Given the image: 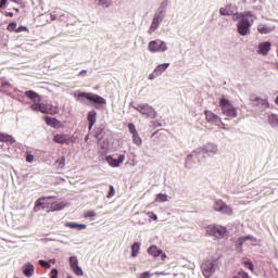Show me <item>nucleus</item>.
I'll return each instance as SVG.
<instances>
[{"label":"nucleus","instance_id":"nucleus-1","mask_svg":"<svg viewBox=\"0 0 278 278\" xmlns=\"http://www.w3.org/2000/svg\"><path fill=\"white\" fill-rule=\"evenodd\" d=\"M51 199H55V197H43V198H39L36 202H35V210H46V212H60V210H64V207H66V205L62 202H51Z\"/></svg>","mask_w":278,"mask_h":278},{"label":"nucleus","instance_id":"nucleus-2","mask_svg":"<svg viewBox=\"0 0 278 278\" xmlns=\"http://www.w3.org/2000/svg\"><path fill=\"white\" fill-rule=\"evenodd\" d=\"M240 21L238 23V31L240 36H247L251 31V22H249V16H253L251 11L243 12L239 14Z\"/></svg>","mask_w":278,"mask_h":278},{"label":"nucleus","instance_id":"nucleus-3","mask_svg":"<svg viewBox=\"0 0 278 278\" xmlns=\"http://www.w3.org/2000/svg\"><path fill=\"white\" fill-rule=\"evenodd\" d=\"M219 108L222 110V114L224 116H228V118H236L238 116V111L236 110V106L231 104V101L229 99L222 97L219 100Z\"/></svg>","mask_w":278,"mask_h":278},{"label":"nucleus","instance_id":"nucleus-4","mask_svg":"<svg viewBox=\"0 0 278 278\" xmlns=\"http://www.w3.org/2000/svg\"><path fill=\"white\" fill-rule=\"evenodd\" d=\"M204 115L206 121L211 125H215V127H218V129H229V127H227V125L223 123V118H220V116H218L216 113L212 111H205Z\"/></svg>","mask_w":278,"mask_h":278},{"label":"nucleus","instance_id":"nucleus-5","mask_svg":"<svg viewBox=\"0 0 278 278\" xmlns=\"http://www.w3.org/2000/svg\"><path fill=\"white\" fill-rule=\"evenodd\" d=\"M206 233L217 238V240H223V238H225L227 235V228L223 226L210 225L206 227Z\"/></svg>","mask_w":278,"mask_h":278},{"label":"nucleus","instance_id":"nucleus-6","mask_svg":"<svg viewBox=\"0 0 278 278\" xmlns=\"http://www.w3.org/2000/svg\"><path fill=\"white\" fill-rule=\"evenodd\" d=\"M83 99H87V101H92V103H98V105H105V103H108V101H105L103 97L90 92H80L77 100L83 101Z\"/></svg>","mask_w":278,"mask_h":278},{"label":"nucleus","instance_id":"nucleus-7","mask_svg":"<svg viewBox=\"0 0 278 278\" xmlns=\"http://www.w3.org/2000/svg\"><path fill=\"white\" fill-rule=\"evenodd\" d=\"M148 49L150 53H164V51H167L168 47L164 41L152 40L149 42Z\"/></svg>","mask_w":278,"mask_h":278},{"label":"nucleus","instance_id":"nucleus-8","mask_svg":"<svg viewBox=\"0 0 278 278\" xmlns=\"http://www.w3.org/2000/svg\"><path fill=\"white\" fill-rule=\"evenodd\" d=\"M134 108L137 110V112L146 116V118H155L156 116L155 109L149 104H138Z\"/></svg>","mask_w":278,"mask_h":278},{"label":"nucleus","instance_id":"nucleus-9","mask_svg":"<svg viewBox=\"0 0 278 278\" xmlns=\"http://www.w3.org/2000/svg\"><path fill=\"white\" fill-rule=\"evenodd\" d=\"M214 210H215V212H220L222 214H227L228 216H231L233 214V208H231V206L225 204V202H223V200L215 201Z\"/></svg>","mask_w":278,"mask_h":278},{"label":"nucleus","instance_id":"nucleus-10","mask_svg":"<svg viewBox=\"0 0 278 278\" xmlns=\"http://www.w3.org/2000/svg\"><path fill=\"white\" fill-rule=\"evenodd\" d=\"M203 276L206 278H210L212 275H214V261H205L201 265Z\"/></svg>","mask_w":278,"mask_h":278},{"label":"nucleus","instance_id":"nucleus-11","mask_svg":"<svg viewBox=\"0 0 278 278\" xmlns=\"http://www.w3.org/2000/svg\"><path fill=\"white\" fill-rule=\"evenodd\" d=\"M70 266L75 275H77L78 277H83L84 270L81 269V267H79V261L77 260V256L70 257Z\"/></svg>","mask_w":278,"mask_h":278},{"label":"nucleus","instance_id":"nucleus-12","mask_svg":"<svg viewBox=\"0 0 278 278\" xmlns=\"http://www.w3.org/2000/svg\"><path fill=\"white\" fill-rule=\"evenodd\" d=\"M148 253L152 256V257H160L162 262L166 261V253H164V251H162L161 249L157 248V245H151L148 249Z\"/></svg>","mask_w":278,"mask_h":278},{"label":"nucleus","instance_id":"nucleus-13","mask_svg":"<svg viewBox=\"0 0 278 278\" xmlns=\"http://www.w3.org/2000/svg\"><path fill=\"white\" fill-rule=\"evenodd\" d=\"M105 161L108 162V164H110L113 168H118V166H121V164H123V162H125V154H121L118 156V160L114 159L112 155H108L105 157Z\"/></svg>","mask_w":278,"mask_h":278},{"label":"nucleus","instance_id":"nucleus-14","mask_svg":"<svg viewBox=\"0 0 278 278\" xmlns=\"http://www.w3.org/2000/svg\"><path fill=\"white\" fill-rule=\"evenodd\" d=\"M160 23H162V13H155L152 24L148 30V34L151 36V34H153L157 27H160Z\"/></svg>","mask_w":278,"mask_h":278},{"label":"nucleus","instance_id":"nucleus-15","mask_svg":"<svg viewBox=\"0 0 278 278\" xmlns=\"http://www.w3.org/2000/svg\"><path fill=\"white\" fill-rule=\"evenodd\" d=\"M59 109L58 106H54L53 104H45L42 105L41 109V114H51V116H55L58 114Z\"/></svg>","mask_w":278,"mask_h":278},{"label":"nucleus","instance_id":"nucleus-16","mask_svg":"<svg viewBox=\"0 0 278 278\" xmlns=\"http://www.w3.org/2000/svg\"><path fill=\"white\" fill-rule=\"evenodd\" d=\"M53 142L56 144H70L71 139L65 134H56L53 136Z\"/></svg>","mask_w":278,"mask_h":278},{"label":"nucleus","instance_id":"nucleus-17","mask_svg":"<svg viewBox=\"0 0 278 278\" xmlns=\"http://www.w3.org/2000/svg\"><path fill=\"white\" fill-rule=\"evenodd\" d=\"M250 101H251V105H253V106L262 105L263 108H269L268 99H262L260 97H252Z\"/></svg>","mask_w":278,"mask_h":278},{"label":"nucleus","instance_id":"nucleus-18","mask_svg":"<svg viewBox=\"0 0 278 278\" xmlns=\"http://www.w3.org/2000/svg\"><path fill=\"white\" fill-rule=\"evenodd\" d=\"M270 41H264L258 45L257 53L261 55H268V52L270 51Z\"/></svg>","mask_w":278,"mask_h":278},{"label":"nucleus","instance_id":"nucleus-19","mask_svg":"<svg viewBox=\"0 0 278 278\" xmlns=\"http://www.w3.org/2000/svg\"><path fill=\"white\" fill-rule=\"evenodd\" d=\"M25 97L34 101V103H40V96L34 90L25 91Z\"/></svg>","mask_w":278,"mask_h":278},{"label":"nucleus","instance_id":"nucleus-20","mask_svg":"<svg viewBox=\"0 0 278 278\" xmlns=\"http://www.w3.org/2000/svg\"><path fill=\"white\" fill-rule=\"evenodd\" d=\"M34 265L31 263H27L23 266V274L25 277H34Z\"/></svg>","mask_w":278,"mask_h":278},{"label":"nucleus","instance_id":"nucleus-21","mask_svg":"<svg viewBox=\"0 0 278 278\" xmlns=\"http://www.w3.org/2000/svg\"><path fill=\"white\" fill-rule=\"evenodd\" d=\"M87 121L89 123V131L94 127V123H97V111H90L88 113Z\"/></svg>","mask_w":278,"mask_h":278},{"label":"nucleus","instance_id":"nucleus-22","mask_svg":"<svg viewBox=\"0 0 278 278\" xmlns=\"http://www.w3.org/2000/svg\"><path fill=\"white\" fill-rule=\"evenodd\" d=\"M0 142H9V144H14L16 142V139L12 137L11 135L0 132Z\"/></svg>","mask_w":278,"mask_h":278},{"label":"nucleus","instance_id":"nucleus-23","mask_svg":"<svg viewBox=\"0 0 278 278\" xmlns=\"http://www.w3.org/2000/svg\"><path fill=\"white\" fill-rule=\"evenodd\" d=\"M253 237L251 236H245V237H240L237 241V250L239 251V253H242V244H244V242H247V240H252Z\"/></svg>","mask_w":278,"mask_h":278},{"label":"nucleus","instance_id":"nucleus-24","mask_svg":"<svg viewBox=\"0 0 278 278\" xmlns=\"http://www.w3.org/2000/svg\"><path fill=\"white\" fill-rule=\"evenodd\" d=\"M43 118L46 121V124L50 127H58L60 125V121H58V118L55 117L46 116Z\"/></svg>","mask_w":278,"mask_h":278},{"label":"nucleus","instance_id":"nucleus-25","mask_svg":"<svg viewBox=\"0 0 278 278\" xmlns=\"http://www.w3.org/2000/svg\"><path fill=\"white\" fill-rule=\"evenodd\" d=\"M65 227H70V229H86V227H88L86 224H76V223H71L67 222L65 223Z\"/></svg>","mask_w":278,"mask_h":278},{"label":"nucleus","instance_id":"nucleus-26","mask_svg":"<svg viewBox=\"0 0 278 278\" xmlns=\"http://www.w3.org/2000/svg\"><path fill=\"white\" fill-rule=\"evenodd\" d=\"M140 254V242H135L131 245V257H138Z\"/></svg>","mask_w":278,"mask_h":278},{"label":"nucleus","instance_id":"nucleus-27","mask_svg":"<svg viewBox=\"0 0 278 278\" xmlns=\"http://www.w3.org/2000/svg\"><path fill=\"white\" fill-rule=\"evenodd\" d=\"M168 66H170V63H163L156 66V68L154 70L156 75H162V73H164V71H166V68H168Z\"/></svg>","mask_w":278,"mask_h":278},{"label":"nucleus","instance_id":"nucleus-28","mask_svg":"<svg viewBox=\"0 0 278 278\" xmlns=\"http://www.w3.org/2000/svg\"><path fill=\"white\" fill-rule=\"evenodd\" d=\"M204 151L205 153H217L218 147H216V144H213V143H207L204 147Z\"/></svg>","mask_w":278,"mask_h":278},{"label":"nucleus","instance_id":"nucleus-29","mask_svg":"<svg viewBox=\"0 0 278 278\" xmlns=\"http://www.w3.org/2000/svg\"><path fill=\"white\" fill-rule=\"evenodd\" d=\"M268 123L271 125V127H277L278 125V115L277 114H270L268 116Z\"/></svg>","mask_w":278,"mask_h":278},{"label":"nucleus","instance_id":"nucleus-30","mask_svg":"<svg viewBox=\"0 0 278 278\" xmlns=\"http://www.w3.org/2000/svg\"><path fill=\"white\" fill-rule=\"evenodd\" d=\"M55 165H56V168H64V166H66V157L65 156H61L60 159H58L55 161Z\"/></svg>","mask_w":278,"mask_h":278},{"label":"nucleus","instance_id":"nucleus-31","mask_svg":"<svg viewBox=\"0 0 278 278\" xmlns=\"http://www.w3.org/2000/svg\"><path fill=\"white\" fill-rule=\"evenodd\" d=\"M242 264H243V266H245V268H249V270H251V273H253V270H255V265H253V262H251V260L244 258Z\"/></svg>","mask_w":278,"mask_h":278},{"label":"nucleus","instance_id":"nucleus-32","mask_svg":"<svg viewBox=\"0 0 278 278\" xmlns=\"http://www.w3.org/2000/svg\"><path fill=\"white\" fill-rule=\"evenodd\" d=\"M42 105H43V103L34 102V103L30 105V110H33V112H42Z\"/></svg>","mask_w":278,"mask_h":278},{"label":"nucleus","instance_id":"nucleus-33","mask_svg":"<svg viewBox=\"0 0 278 278\" xmlns=\"http://www.w3.org/2000/svg\"><path fill=\"white\" fill-rule=\"evenodd\" d=\"M193 157H194V153L187 156V160L185 163L186 168H192V163L194 162Z\"/></svg>","mask_w":278,"mask_h":278},{"label":"nucleus","instance_id":"nucleus-34","mask_svg":"<svg viewBox=\"0 0 278 278\" xmlns=\"http://www.w3.org/2000/svg\"><path fill=\"white\" fill-rule=\"evenodd\" d=\"M155 201L156 203H165L166 201H168V195L164 193H160L157 194Z\"/></svg>","mask_w":278,"mask_h":278},{"label":"nucleus","instance_id":"nucleus-35","mask_svg":"<svg viewBox=\"0 0 278 278\" xmlns=\"http://www.w3.org/2000/svg\"><path fill=\"white\" fill-rule=\"evenodd\" d=\"M132 142L137 144V147H140V144H142V138H140V135H138V132L132 135Z\"/></svg>","mask_w":278,"mask_h":278},{"label":"nucleus","instance_id":"nucleus-36","mask_svg":"<svg viewBox=\"0 0 278 278\" xmlns=\"http://www.w3.org/2000/svg\"><path fill=\"white\" fill-rule=\"evenodd\" d=\"M231 5L226 7V8H220L219 9V14H222V16H229L231 13L229 12Z\"/></svg>","mask_w":278,"mask_h":278},{"label":"nucleus","instance_id":"nucleus-37","mask_svg":"<svg viewBox=\"0 0 278 278\" xmlns=\"http://www.w3.org/2000/svg\"><path fill=\"white\" fill-rule=\"evenodd\" d=\"M257 31L260 34H269L270 29H268V27L265 25H261V26H258Z\"/></svg>","mask_w":278,"mask_h":278},{"label":"nucleus","instance_id":"nucleus-38","mask_svg":"<svg viewBox=\"0 0 278 278\" xmlns=\"http://www.w3.org/2000/svg\"><path fill=\"white\" fill-rule=\"evenodd\" d=\"M128 131L134 136L135 134H138V130H136V125L132 123L128 124Z\"/></svg>","mask_w":278,"mask_h":278},{"label":"nucleus","instance_id":"nucleus-39","mask_svg":"<svg viewBox=\"0 0 278 278\" xmlns=\"http://www.w3.org/2000/svg\"><path fill=\"white\" fill-rule=\"evenodd\" d=\"M102 134H103V128L102 127L96 128V135L94 136H96L97 140H101Z\"/></svg>","mask_w":278,"mask_h":278},{"label":"nucleus","instance_id":"nucleus-40","mask_svg":"<svg viewBox=\"0 0 278 278\" xmlns=\"http://www.w3.org/2000/svg\"><path fill=\"white\" fill-rule=\"evenodd\" d=\"M94 216H97V213H94V211H87L84 214V218H94Z\"/></svg>","mask_w":278,"mask_h":278},{"label":"nucleus","instance_id":"nucleus-41","mask_svg":"<svg viewBox=\"0 0 278 278\" xmlns=\"http://www.w3.org/2000/svg\"><path fill=\"white\" fill-rule=\"evenodd\" d=\"M116 190L114 189V186L110 185V191L109 194L106 195L108 199H112V197H115Z\"/></svg>","mask_w":278,"mask_h":278},{"label":"nucleus","instance_id":"nucleus-42","mask_svg":"<svg viewBox=\"0 0 278 278\" xmlns=\"http://www.w3.org/2000/svg\"><path fill=\"white\" fill-rule=\"evenodd\" d=\"M8 31H15V34H16V23L15 22H12V23H10L9 25H8Z\"/></svg>","mask_w":278,"mask_h":278},{"label":"nucleus","instance_id":"nucleus-43","mask_svg":"<svg viewBox=\"0 0 278 278\" xmlns=\"http://www.w3.org/2000/svg\"><path fill=\"white\" fill-rule=\"evenodd\" d=\"M233 278H251L249 277V274L245 271H240L237 276H235Z\"/></svg>","mask_w":278,"mask_h":278},{"label":"nucleus","instance_id":"nucleus-44","mask_svg":"<svg viewBox=\"0 0 278 278\" xmlns=\"http://www.w3.org/2000/svg\"><path fill=\"white\" fill-rule=\"evenodd\" d=\"M21 31H29V28H27V26H20L15 34H21Z\"/></svg>","mask_w":278,"mask_h":278},{"label":"nucleus","instance_id":"nucleus-45","mask_svg":"<svg viewBox=\"0 0 278 278\" xmlns=\"http://www.w3.org/2000/svg\"><path fill=\"white\" fill-rule=\"evenodd\" d=\"M39 264L42 266V268H51V265L49 264V262L40 260Z\"/></svg>","mask_w":278,"mask_h":278},{"label":"nucleus","instance_id":"nucleus-46","mask_svg":"<svg viewBox=\"0 0 278 278\" xmlns=\"http://www.w3.org/2000/svg\"><path fill=\"white\" fill-rule=\"evenodd\" d=\"M147 214H148L149 218H152V220H157V215L155 213L148 212Z\"/></svg>","mask_w":278,"mask_h":278},{"label":"nucleus","instance_id":"nucleus-47","mask_svg":"<svg viewBox=\"0 0 278 278\" xmlns=\"http://www.w3.org/2000/svg\"><path fill=\"white\" fill-rule=\"evenodd\" d=\"M139 278H151V273L144 271V273L139 275Z\"/></svg>","mask_w":278,"mask_h":278},{"label":"nucleus","instance_id":"nucleus-48","mask_svg":"<svg viewBox=\"0 0 278 278\" xmlns=\"http://www.w3.org/2000/svg\"><path fill=\"white\" fill-rule=\"evenodd\" d=\"M26 162H29L31 164V162H34V154H27Z\"/></svg>","mask_w":278,"mask_h":278},{"label":"nucleus","instance_id":"nucleus-49","mask_svg":"<svg viewBox=\"0 0 278 278\" xmlns=\"http://www.w3.org/2000/svg\"><path fill=\"white\" fill-rule=\"evenodd\" d=\"M155 77H160V75L156 74L155 71H154L152 74L149 75V79H150V80L155 79Z\"/></svg>","mask_w":278,"mask_h":278},{"label":"nucleus","instance_id":"nucleus-50","mask_svg":"<svg viewBox=\"0 0 278 278\" xmlns=\"http://www.w3.org/2000/svg\"><path fill=\"white\" fill-rule=\"evenodd\" d=\"M86 75H88V71L83 70L79 72L78 77H86Z\"/></svg>","mask_w":278,"mask_h":278},{"label":"nucleus","instance_id":"nucleus-51","mask_svg":"<svg viewBox=\"0 0 278 278\" xmlns=\"http://www.w3.org/2000/svg\"><path fill=\"white\" fill-rule=\"evenodd\" d=\"M8 87H10V83L7 81V80H2L1 81V88H8Z\"/></svg>","mask_w":278,"mask_h":278},{"label":"nucleus","instance_id":"nucleus-52","mask_svg":"<svg viewBox=\"0 0 278 278\" xmlns=\"http://www.w3.org/2000/svg\"><path fill=\"white\" fill-rule=\"evenodd\" d=\"M7 3H8V0H0V10L5 8Z\"/></svg>","mask_w":278,"mask_h":278},{"label":"nucleus","instance_id":"nucleus-53","mask_svg":"<svg viewBox=\"0 0 278 278\" xmlns=\"http://www.w3.org/2000/svg\"><path fill=\"white\" fill-rule=\"evenodd\" d=\"M51 274H52L51 278H58V269H55V268L52 269Z\"/></svg>","mask_w":278,"mask_h":278},{"label":"nucleus","instance_id":"nucleus-54","mask_svg":"<svg viewBox=\"0 0 278 278\" xmlns=\"http://www.w3.org/2000/svg\"><path fill=\"white\" fill-rule=\"evenodd\" d=\"M13 3H17L18 5H21V3H23V0H11Z\"/></svg>","mask_w":278,"mask_h":278},{"label":"nucleus","instance_id":"nucleus-55","mask_svg":"<svg viewBox=\"0 0 278 278\" xmlns=\"http://www.w3.org/2000/svg\"><path fill=\"white\" fill-rule=\"evenodd\" d=\"M85 141H88V136L85 137Z\"/></svg>","mask_w":278,"mask_h":278},{"label":"nucleus","instance_id":"nucleus-56","mask_svg":"<svg viewBox=\"0 0 278 278\" xmlns=\"http://www.w3.org/2000/svg\"><path fill=\"white\" fill-rule=\"evenodd\" d=\"M159 275H164V273H160Z\"/></svg>","mask_w":278,"mask_h":278}]
</instances>
